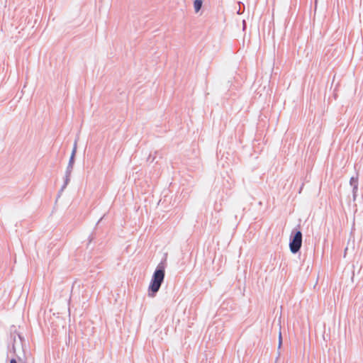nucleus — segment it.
Here are the masks:
<instances>
[{"label":"nucleus","instance_id":"nucleus-1","mask_svg":"<svg viewBox=\"0 0 363 363\" xmlns=\"http://www.w3.org/2000/svg\"><path fill=\"white\" fill-rule=\"evenodd\" d=\"M303 235L301 231L295 228L292 230L289 238V248L293 254H296L299 252L302 246Z\"/></svg>","mask_w":363,"mask_h":363},{"label":"nucleus","instance_id":"nucleus-2","mask_svg":"<svg viewBox=\"0 0 363 363\" xmlns=\"http://www.w3.org/2000/svg\"><path fill=\"white\" fill-rule=\"evenodd\" d=\"M11 338L13 339L12 351L15 355L16 354V350L19 348H23L24 338L18 333L16 330L11 332Z\"/></svg>","mask_w":363,"mask_h":363},{"label":"nucleus","instance_id":"nucleus-3","mask_svg":"<svg viewBox=\"0 0 363 363\" xmlns=\"http://www.w3.org/2000/svg\"><path fill=\"white\" fill-rule=\"evenodd\" d=\"M165 276V266L164 264L162 262H160L157 268L155 269L152 277L155 279L163 283Z\"/></svg>","mask_w":363,"mask_h":363},{"label":"nucleus","instance_id":"nucleus-4","mask_svg":"<svg viewBox=\"0 0 363 363\" xmlns=\"http://www.w3.org/2000/svg\"><path fill=\"white\" fill-rule=\"evenodd\" d=\"M162 282L155 279L152 277L149 287H148V296L150 297H155L160 290Z\"/></svg>","mask_w":363,"mask_h":363},{"label":"nucleus","instance_id":"nucleus-5","mask_svg":"<svg viewBox=\"0 0 363 363\" xmlns=\"http://www.w3.org/2000/svg\"><path fill=\"white\" fill-rule=\"evenodd\" d=\"M76 152H77V141H75L74 144L73 150L72 151V154H71V156H70V158L69 160V163H68V165H67L66 171H65L66 174H71V173L72 172Z\"/></svg>","mask_w":363,"mask_h":363},{"label":"nucleus","instance_id":"nucleus-6","mask_svg":"<svg viewBox=\"0 0 363 363\" xmlns=\"http://www.w3.org/2000/svg\"><path fill=\"white\" fill-rule=\"evenodd\" d=\"M70 176H71V174H65L64 184L62 186L61 189L60 190V193L64 191V189L66 188V186H67V184H69V181H70Z\"/></svg>","mask_w":363,"mask_h":363},{"label":"nucleus","instance_id":"nucleus-7","mask_svg":"<svg viewBox=\"0 0 363 363\" xmlns=\"http://www.w3.org/2000/svg\"><path fill=\"white\" fill-rule=\"evenodd\" d=\"M203 1L202 0H195L194 2V6L196 12H198L202 6Z\"/></svg>","mask_w":363,"mask_h":363},{"label":"nucleus","instance_id":"nucleus-8","mask_svg":"<svg viewBox=\"0 0 363 363\" xmlns=\"http://www.w3.org/2000/svg\"><path fill=\"white\" fill-rule=\"evenodd\" d=\"M350 184L351 186H354V185H358L359 184L358 177L357 176L352 177L350 180Z\"/></svg>","mask_w":363,"mask_h":363},{"label":"nucleus","instance_id":"nucleus-9","mask_svg":"<svg viewBox=\"0 0 363 363\" xmlns=\"http://www.w3.org/2000/svg\"><path fill=\"white\" fill-rule=\"evenodd\" d=\"M352 196H353V200L354 201L356 199V196H357V190H358V185H354V186H352Z\"/></svg>","mask_w":363,"mask_h":363},{"label":"nucleus","instance_id":"nucleus-10","mask_svg":"<svg viewBox=\"0 0 363 363\" xmlns=\"http://www.w3.org/2000/svg\"><path fill=\"white\" fill-rule=\"evenodd\" d=\"M281 333H279V348L281 347Z\"/></svg>","mask_w":363,"mask_h":363},{"label":"nucleus","instance_id":"nucleus-11","mask_svg":"<svg viewBox=\"0 0 363 363\" xmlns=\"http://www.w3.org/2000/svg\"><path fill=\"white\" fill-rule=\"evenodd\" d=\"M10 363H17V361L16 359L14 358H12L11 360H10Z\"/></svg>","mask_w":363,"mask_h":363},{"label":"nucleus","instance_id":"nucleus-12","mask_svg":"<svg viewBox=\"0 0 363 363\" xmlns=\"http://www.w3.org/2000/svg\"><path fill=\"white\" fill-rule=\"evenodd\" d=\"M93 240V238L89 237V242H91Z\"/></svg>","mask_w":363,"mask_h":363}]
</instances>
